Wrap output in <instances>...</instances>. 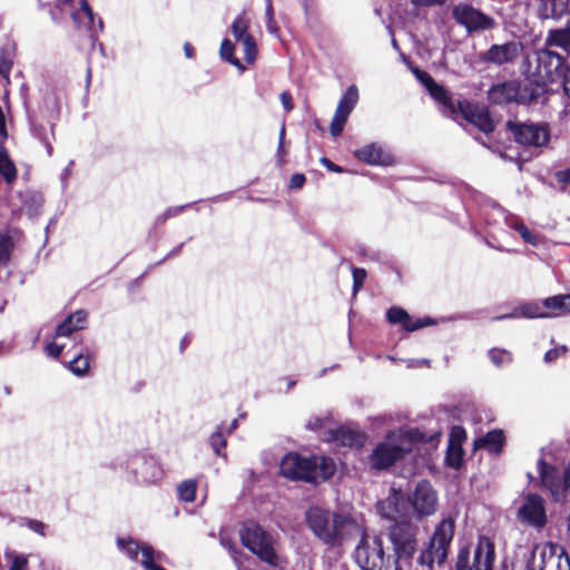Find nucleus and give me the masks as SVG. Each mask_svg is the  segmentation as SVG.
<instances>
[{
	"instance_id": "1",
	"label": "nucleus",
	"mask_w": 570,
	"mask_h": 570,
	"mask_svg": "<svg viewBox=\"0 0 570 570\" xmlns=\"http://www.w3.org/2000/svg\"><path fill=\"white\" fill-rule=\"evenodd\" d=\"M305 522L313 535L327 548H341L363 531V522L350 513L336 512L318 505L305 512Z\"/></svg>"
},
{
	"instance_id": "2",
	"label": "nucleus",
	"mask_w": 570,
	"mask_h": 570,
	"mask_svg": "<svg viewBox=\"0 0 570 570\" xmlns=\"http://www.w3.org/2000/svg\"><path fill=\"white\" fill-rule=\"evenodd\" d=\"M535 68L531 71L530 88L539 99L547 92L548 83L560 81L564 92L569 94L564 58L553 50H540L534 53Z\"/></svg>"
},
{
	"instance_id": "3",
	"label": "nucleus",
	"mask_w": 570,
	"mask_h": 570,
	"mask_svg": "<svg viewBox=\"0 0 570 570\" xmlns=\"http://www.w3.org/2000/svg\"><path fill=\"white\" fill-rule=\"evenodd\" d=\"M355 550V562L363 570H400L395 557L384 549L383 540L377 535H370L363 525L362 533Z\"/></svg>"
},
{
	"instance_id": "4",
	"label": "nucleus",
	"mask_w": 570,
	"mask_h": 570,
	"mask_svg": "<svg viewBox=\"0 0 570 570\" xmlns=\"http://www.w3.org/2000/svg\"><path fill=\"white\" fill-rule=\"evenodd\" d=\"M243 544L269 566L282 568L281 557L276 552L275 539L261 525L252 523L240 532Z\"/></svg>"
},
{
	"instance_id": "5",
	"label": "nucleus",
	"mask_w": 570,
	"mask_h": 570,
	"mask_svg": "<svg viewBox=\"0 0 570 570\" xmlns=\"http://www.w3.org/2000/svg\"><path fill=\"white\" fill-rule=\"evenodd\" d=\"M411 450V440L402 431L390 432L386 439L376 445L370 456L374 469L383 470L391 466L405 452Z\"/></svg>"
},
{
	"instance_id": "6",
	"label": "nucleus",
	"mask_w": 570,
	"mask_h": 570,
	"mask_svg": "<svg viewBox=\"0 0 570 570\" xmlns=\"http://www.w3.org/2000/svg\"><path fill=\"white\" fill-rule=\"evenodd\" d=\"M453 535L454 520L452 518L443 519L436 525L429 547L420 554L419 562L429 569H432L434 563L444 562Z\"/></svg>"
},
{
	"instance_id": "7",
	"label": "nucleus",
	"mask_w": 570,
	"mask_h": 570,
	"mask_svg": "<svg viewBox=\"0 0 570 570\" xmlns=\"http://www.w3.org/2000/svg\"><path fill=\"white\" fill-rule=\"evenodd\" d=\"M56 7L60 17L52 12L51 16L55 21H60L63 16H69L79 29H87L92 35L102 30V21L99 19L97 24L95 23L94 12L87 0H57Z\"/></svg>"
},
{
	"instance_id": "8",
	"label": "nucleus",
	"mask_w": 570,
	"mask_h": 570,
	"mask_svg": "<svg viewBox=\"0 0 570 570\" xmlns=\"http://www.w3.org/2000/svg\"><path fill=\"white\" fill-rule=\"evenodd\" d=\"M417 527L410 521L401 520L389 528V537L394 547V557L410 559L416 550Z\"/></svg>"
},
{
	"instance_id": "9",
	"label": "nucleus",
	"mask_w": 570,
	"mask_h": 570,
	"mask_svg": "<svg viewBox=\"0 0 570 570\" xmlns=\"http://www.w3.org/2000/svg\"><path fill=\"white\" fill-rule=\"evenodd\" d=\"M570 295H557L548 297L541 302H531L518 308L513 316H522L528 318L535 317H557L567 313V301Z\"/></svg>"
},
{
	"instance_id": "10",
	"label": "nucleus",
	"mask_w": 570,
	"mask_h": 570,
	"mask_svg": "<svg viewBox=\"0 0 570 570\" xmlns=\"http://www.w3.org/2000/svg\"><path fill=\"white\" fill-rule=\"evenodd\" d=\"M489 99L493 104L502 105L509 102L531 104L538 100L530 86L521 87L515 81L494 85L489 90Z\"/></svg>"
},
{
	"instance_id": "11",
	"label": "nucleus",
	"mask_w": 570,
	"mask_h": 570,
	"mask_svg": "<svg viewBox=\"0 0 570 570\" xmlns=\"http://www.w3.org/2000/svg\"><path fill=\"white\" fill-rule=\"evenodd\" d=\"M407 501L411 513L417 518L432 515L439 508L438 493L428 481L419 482Z\"/></svg>"
},
{
	"instance_id": "12",
	"label": "nucleus",
	"mask_w": 570,
	"mask_h": 570,
	"mask_svg": "<svg viewBox=\"0 0 570 570\" xmlns=\"http://www.w3.org/2000/svg\"><path fill=\"white\" fill-rule=\"evenodd\" d=\"M117 544L118 548L131 560L137 561L138 556L141 554L140 563L145 570H165L156 563V561H163L165 559L164 553L155 551L149 544H139L131 538H118Z\"/></svg>"
},
{
	"instance_id": "13",
	"label": "nucleus",
	"mask_w": 570,
	"mask_h": 570,
	"mask_svg": "<svg viewBox=\"0 0 570 570\" xmlns=\"http://www.w3.org/2000/svg\"><path fill=\"white\" fill-rule=\"evenodd\" d=\"M543 485L550 491L557 502H566L570 487V468H566L560 476L554 466L547 465L542 460L538 462Z\"/></svg>"
},
{
	"instance_id": "14",
	"label": "nucleus",
	"mask_w": 570,
	"mask_h": 570,
	"mask_svg": "<svg viewBox=\"0 0 570 570\" xmlns=\"http://www.w3.org/2000/svg\"><path fill=\"white\" fill-rule=\"evenodd\" d=\"M494 549L488 538H480L474 549L473 561L470 564L468 557L460 553L456 570H492Z\"/></svg>"
},
{
	"instance_id": "15",
	"label": "nucleus",
	"mask_w": 570,
	"mask_h": 570,
	"mask_svg": "<svg viewBox=\"0 0 570 570\" xmlns=\"http://www.w3.org/2000/svg\"><path fill=\"white\" fill-rule=\"evenodd\" d=\"M376 509L382 518L395 522L411 514L407 498H405L401 490L395 488H392L389 495L377 503Z\"/></svg>"
},
{
	"instance_id": "16",
	"label": "nucleus",
	"mask_w": 570,
	"mask_h": 570,
	"mask_svg": "<svg viewBox=\"0 0 570 570\" xmlns=\"http://www.w3.org/2000/svg\"><path fill=\"white\" fill-rule=\"evenodd\" d=\"M453 17L469 32L491 29L494 26V20L491 17L469 4H458L453 9Z\"/></svg>"
},
{
	"instance_id": "17",
	"label": "nucleus",
	"mask_w": 570,
	"mask_h": 570,
	"mask_svg": "<svg viewBox=\"0 0 570 570\" xmlns=\"http://www.w3.org/2000/svg\"><path fill=\"white\" fill-rule=\"evenodd\" d=\"M358 101V90L355 85H352L347 88L345 94L342 96L337 108L335 110L334 117L332 119L330 129L331 134L334 137H337L342 134L344 126L348 119L350 114L355 108Z\"/></svg>"
},
{
	"instance_id": "18",
	"label": "nucleus",
	"mask_w": 570,
	"mask_h": 570,
	"mask_svg": "<svg viewBox=\"0 0 570 570\" xmlns=\"http://www.w3.org/2000/svg\"><path fill=\"white\" fill-rule=\"evenodd\" d=\"M510 128L518 142L531 146L542 147L549 141V131L544 125L539 124H515Z\"/></svg>"
},
{
	"instance_id": "19",
	"label": "nucleus",
	"mask_w": 570,
	"mask_h": 570,
	"mask_svg": "<svg viewBox=\"0 0 570 570\" xmlns=\"http://www.w3.org/2000/svg\"><path fill=\"white\" fill-rule=\"evenodd\" d=\"M131 465L135 480L138 483L155 484L164 476L160 463L153 456H138L132 460Z\"/></svg>"
},
{
	"instance_id": "20",
	"label": "nucleus",
	"mask_w": 570,
	"mask_h": 570,
	"mask_svg": "<svg viewBox=\"0 0 570 570\" xmlns=\"http://www.w3.org/2000/svg\"><path fill=\"white\" fill-rule=\"evenodd\" d=\"M281 474L292 480H304L313 478L309 458H303L296 453L286 454L279 464Z\"/></svg>"
},
{
	"instance_id": "21",
	"label": "nucleus",
	"mask_w": 570,
	"mask_h": 570,
	"mask_svg": "<svg viewBox=\"0 0 570 570\" xmlns=\"http://www.w3.org/2000/svg\"><path fill=\"white\" fill-rule=\"evenodd\" d=\"M521 52L520 43L509 41L502 45H492L481 55V61L495 66L513 62Z\"/></svg>"
},
{
	"instance_id": "22",
	"label": "nucleus",
	"mask_w": 570,
	"mask_h": 570,
	"mask_svg": "<svg viewBox=\"0 0 570 570\" xmlns=\"http://www.w3.org/2000/svg\"><path fill=\"white\" fill-rule=\"evenodd\" d=\"M519 517L523 522L542 527L547 519L543 499L538 494H528L519 509Z\"/></svg>"
},
{
	"instance_id": "23",
	"label": "nucleus",
	"mask_w": 570,
	"mask_h": 570,
	"mask_svg": "<svg viewBox=\"0 0 570 570\" xmlns=\"http://www.w3.org/2000/svg\"><path fill=\"white\" fill-rule=\"evenodd\" d=\"M527 570H559V561L552 548L535 546L527 562Z\"/></svg>"
},
{
	"instance_id": "24",
	"label": "nucleus",
	"mask_w": 570,
	"mask_h": 570,
	"mask_svg": "<svg viewBox=\"0 0 570 570\" xmlns=\"http://www.w3.org/2000/svg\"><path fill=\"white\" fill-rule=\"evenodd\" d=\"M29 125L32 136L45 145L48 156H51V138L55 137L53 124L47 121L41 115L32 112L29 115Z\"/></svg>"
},
{
	"instance_id": "25",
	"label": "nucleus",
	"mask_w": 570,
	"mask_h": 570,
	"mask_svg": "<svg viewBox=\"0 0 570 570\" xmlns=\"http://www.w3.org/2000/svg\"><path fill=\"white\" fill-rule=\"evenodd\" d=\"M386 318L392 324H401L404 330L412 332L431 324L429 318L413 322L407 312L401 307H391L386 313Z\"/></svg>"
},
{
	"instance_id": "26",
	"label": "nucleus",
	"mask_w": 570,
	"mask_h": 570,
	"mask_svg": "<svg viewBox=\"0 0 570 570\" xmlns=\"http://www.w3.org/2000/svg\"><path fill=\"white\" fill-rule=\"evenodd\" d=\"M309 460L313 478H308V482L316 483L318 481H325L331 478L336 470L335 462L331 458L314 456L309 458Z\"/></svg>"
},
{
	"instance_id": "27",
	"label": "nucleus",
	"mask_w": 570,
	"mask_h": 570,
	"mask_svg": "<svg viewBox=\"0 0 570 570\" xmlns=\"http://www.w3.org/2000/svg\"><path fill=\"white\" fill-rule=\"evenodd\" d=\"M86 323L87 313L82 309H79L69 315L61 324L57 326L55 337H68L73 332L85 328Z\"/></svg>"
},
{
	"instance_id": "28",
	"label": "nucleus",
	"mask_w": 570,
	"mask_h": 570,
	"mask_svg": "<svg viewBox=\"0 0 570 570\" xmlns=\"http://www.w3.org/2000/svg\"><path fill=\"white\" fill-rule=\"evenodd\" d=\"M431 97L441 105V111L448 117L454 116L459 110V104H456L449 92L439 83H434L429 88Z\"/></svg>"
},
{
	"instance_id": "29",
	"label": "nucleus",
	"mask_w": 570,
	"mask_h": 570,
	"mask_svg": "<svg viewBox=\"0 0 570 570\" xmlns=\"http://www.w3.org/2000/svg\"><path fill=\"white\" fill-rule=\"evenodd\" d=\"M431 97L441 105V111L448 117L454 116L459 110V104H456L449 92L439 83H434L429 88Z\"/></svg>"
},
{
	"instance_id": "30",
	"label": "nucleus",
	"mask_w": 570,
	"mask_h": 570,
	"mask_svg": "<svg viewBox=\"0 0 570 570\" xmlns=\"http://www.w3.org/2000/svg\"><path fill=\"white\" fill-rule=\"evenodd\" d=\"M570 0H541L540 17L544 19H560L569 13Z\"/></svg>"
},
{
	"instance_id": "31",
	"label": "nucleus",
	"mask_w": 570,
	"mask_h": 570,
	"mask_svg": "<svg viewBox=\"0 0 570 570\" xmlns=\"http://www.w3.org/2000/svg\"><path fill=\"white\" fill-rule=\"evenodd\" d=\"M459 110L483 132L488 134L494 129V125L485 111L473 110L468 104H459Z\"/></svg>"
},
{
	"instance_id": "32",
	"label": "nucleus",
	"mask_w": 570,
	"mask_h": 570,
	"mask_svg": "<svg viewBox=\"0 0 570 570\" xmlns=\"http://www.w3.org/2000/svg\"><path fill=\"white\" fill-rule=\"evenodd\" d=\"M355 156L357 159L368 165H386L389 160V156H386L382 147L376 144H370L357 149Z\"/></svg>"
},
{
	"instance_id": "33",
	"label": "nucleus",
	"mask_w": 570,
	"mask_h": 570,
	"mask_svg": "<svg viewBox=\"0 0 570 570\" xmlns=\"http://www.w3.org/2000/svg\"><path fill=\"white\" fill-rule=\"evenodd\" d=\"M504 435L501 430H492L474 441L476 449H485L491 453H499L503 446Z\"/></svg>"
},
{
	"instance_id": "34",
	"label": "nucleus",
	"mask_w": 570,
	"mask_h": 570,
	"mask_svg": "<svg viewBox=\"0 0 570 570\" xmlns=\"http://www.w3.org/2000/svg\"><path fill=\"white\" fill-rule=\"evenodd\" d=\"M548 42L551 46L560 47L568 52V47L570 46L569 22H567L566 27L562 29L551 30L548 37Z\"/></svg>"
},
{
	"instance_id": "35",
	"label": "nucleus",
	"mask_w": 570,
	"mask_h": 570,
	"mask_svg": "<svg viewBox=\"0 0 570 570\" xmlns=\"http://www.w3.org/2000/svg\"><path fill=\"white\" fill-rule=\"evenodd\" d=\"M0 174L9 184L17 177V169L13 163L9 159L8 154L2 148H0Z\"/></svg>"
},
{
	"instance_id": "36",
	"label": "nucleus",
	"mask_w": 570,
	"mask_h": 570,
	"mask_svg": "<svg viewBox=\"0 0 570 570\" xmlns=\"http://www.w3.org/2000/svg\"><path fill=\"white\" fill-rule=\"evenodd\" d=\"M249 22L244 16H238L232 24V33L237 42L245 41L246 37H252L248 33Z\"/></svg>"
},
{
	"instance_id": "37",
	"label": "nucleus",
	"mask_w": 570,
	"mask_h": 570,
	"mask_svg": "<svg viewBox=\"0 0 570 570\" xmlns=\"http://www.w3.org/2000/svg\"><path fill=\"white\" fill-rule=\"evenodd\" d=\"M197 483L195 480H186L178 484L177 494L181 501L193 502L195 500Z\"/></svg>"
},
{
	"instance_id": "38",
	"label": "nucleus",
	"mask_w": 570,
	"mask_h": 570,
	"mask_svg": "<svg viewBox=\"0 0 570 570\" xmlns=\"http://www.w3.org/2000/svg\"><path fill=\"white\" fill-rule=\"evenodd\" d=\"M220 56L223 59L227 60L233 66L237 67L240 70H244L243 65L239 59L234 57V45L228 39L223 40L220 45Z\"/></svg>"
},
{
	"instance_id": "39",
	"label": "nucleus",
	"mask_w": 570,
	"mask_h": 570,
	"mask_svg": "<svg viewBox=\"0 0 570 570\" xmlns=\"http://www.w3.org/2000/svg\"><path fill=\"white\" fill-rule=\"evenodd\" d=\"M489 357L492 363L501 367L503 365H508L512 362V355L509 351L502 348H492L489 351Z\"/></svg>"
},
{
	"instance_id": "40",
	"label": "nucleus",
	"mask_w": 570,
	"mask_h": 570,
	"mask_svg": "<svg viewBox=\"0 0 570 570\" xmlns=\"http://www.w3.org/2000/svg\"><path fill=\"white\" fill-rule=\"evenodd\" d=\"M69 368L76 375H85L89 368V358L85 355H77L69 362Z\"/></svg>"
},
{
	"instance_id": "41",
	"label": "nucleus",
	"mask_w": 570,
	"mask_h": 570,
	"mask_svg": "<svg viewBox=\"0 0 570 570\" xmlns=\"http://www.w3.org/2000/svg\"><path fill=\"white\" fill-rule=\"evenodd\" d=\"M509 225L520 234L525 243L537 245L538 237L532 232H530L522 222L515 220L513 223H509Z\"/></svg>"
},
{
	"instance_id": "42",
	"label": "nucleus",
	"mask_w": 570,
	"mask_h": 570,
	"mask_svg": "<svg viewBox=\"0 0 570 570\" xmlns=\"http://www.w3.org/2000/svg\"><path fill=\"white\" fill-rule=\"evenodd\" d=\"M244 47L245 60L248 63H253L257 56V47L253 37H246L245 41L242 42Z\"/></svg>"
},
{
	"instance_id": "43",
	"label": "nucleus",
	"mask_w": 570,
	"mask_h": 570,
	"mask_svg": "<svg viewBox=\"0 0 570 570\" xmlns=\"http://www.w3.org/2000/svg\"><path fill=\"white\" fill-rule=\"evenodd\" d=\"M12 247L11 238L0 235V263L6 264L9 261Z\"/></svg>"
},
{
	"instance_id": "44",
	"label": "nucleus",
	"mask_w": 570,
	"mask_h": 570,
	"mask_svg": "<svg viewBox=\"0 0 570 570\" xmlns=\"http://www.w3.org/2000/svg\"><path fill=\"white\" fill-rule=\"evenodd\" d=\"M220 544L229 552L234 563H236L237 561H239L246 557L242 551L236 549V547L233 544V542L229 539H227L225 537L220 538Z\"/></svg>"
},
{
	"instance_id": "45",
	"label": "nucleus",
	"mask_w": 570,
	"mask_h": 570,
	"mask_svg": "<svg viewBox=\"0 0 570 570\" xmlns=\"http://www.w3.org/2000/svg\"><path fill=\"white\" fill-rule=\"evenodd\" d=\"M352 275H353V293L355 295L363 286L367 273L364 268L353 267Z\"/></svg>"
},
{
	"instance_id": "46",
	"label": "nucleus",
	"mask_w": 570,
	"mask_h": 570,
	"mask_svg": "<svg viewBox=\"0 0 570 570\" xmlns=\"http://www.w3.org/2000/svg\"><path fill=\"white\" fill-rule=\"evenodd\" d=\"M446 462L452 468H459L462 462V451L460 448L451 446L446 454Z\"/></svg>"
},
{
	"instance_id": "47",
	"label": "nucleus",
	"mask_w": 570,
	"mask_h": 570,
	"mask_svg": "<svg viewBox=\"0 0 570 570\" xmlns=\"http://www.w3.org/2000/svg\"><path fill=\"white\" fill-rule=\"evenodd\" d=\"M210 444H212L213 449L215 450V452L218 455H220L222 449H224L226 445V440L220 430H218L212 434Z\"/></svg>"
},
{
	"instance_id": "48",
	"label": "nucleus",
	"mask_w": 570,
	"mask_h": 570,
	"mask_svg": "<svg viewBox=\"0 0 570 570\" xmlns=\"http://www.w3.org/2000/svg\"><path fill=\"white\" fill-rule=\"evenodd\" d=\"M416 79L429 90V88L435 83L434 79L425 71L419 68H411Z\"/></svg>"
},
{
	"instance_id": "49",
	"label": "nucleus",
	"mask_w": 570,
	"mask_h": 570,
	"mask_svg": "<svg viewBox=\"0 0 570 570\" xmlns=\"http://www.w3.org/2000/svg\"><path fill=\"white\" fill-rule=\"evenodd\" d=\"M338 438L341 439L342 443L344 445H352L360 440V435L356 432L350 431V430H340L338 431Z\"/></svg>"
},
{
	"instance_id": "50",
	"label": "nucleus",
	"mask_w": 570,
	"mask_h": 570,
	"mask_svg": "<svg viewBox=\"0 0 570 570\" xmlns=\"http://www.w3.org/2000/svg\"><path fill=\"white\" fill-rule=\"evenodd\" d=\"M567 352H568V348L564 345L557 347V348H552L544 354V362L549 364V363H552L554 360H557L560 356L566 357Z\"/></svg>"
},
{
	"instance_id": "51",
	"label": "nucleus",
	"mask_w": 570,
	"mask_h": 570,
	"mask_svg": "<svg viewBox=\"0 0 570 570\" xmlns=\"http://www.w3.org/2000/svg\"><path fill=\"white\" fill-rule=\"evenodd\" d=\"M554 179L560 185V188H564L570 183V169L561 170L554 174Z\"/></svg>"
},
{
	"instance_id": "52",
	"label": "nucleus",
	"mask_w": 570,
	"mask_h": 570,
	"mask_svg": "<svg viewBox=\"0 0 570 570\" xmlns=\"http://www.w3.org/2000/svg\"><path fill=\"white\" fill-rule=\"evenodd\" d=\"M46 353L48 356H51V357H58L62 350H63V345H59L57 343H49L46 345Z\"/></svg>"
},
{
	"instance_id": "53",
	"label": "nucleus",
	"mask_w": 570,
	"mask_h": 570,
	"mask_svg": "<svg viewBox=\"0 0 570 570\" xmlns=\"http://www.w3.org/2000/svg\"><path fill=\"white\" fill-rule=\"evenodd\" d=\"M279 99H281V102L284 107V109L289 112L293 110L294 108V105H293V101H292V96L288 91H283L279 96Z\"/></svg>"
},
{
	"instance_id": "54",
	"label": "nucleus",
	"mask_w": 570,
	"mask_h": 570,
	"mask_svg": "<svg viewBox=\"0 0 570 570\" xmlns=\"http://www.w3.org/2000/svg\"><path fill=\"white\" fill-rule=\"evenodd\" d=\"M284 144H285V125H283L281 127L279 138H278V147H277V157L281 160H282L283 156L285 155Z\"/></svg>"
},
{
	"instance_id": "55",
	"label": "nucleus",
	"mask_w": 570,
	"mask_h": 570,
	"mask_svg": "<svg viewBox=\"0 0 570 570\" xmlns=\"http://www.w3.org/2000/svg\"><path fill=\"white\" fill-rule=\"evenodd\" d=\"M416 7H434L442 6L445 0H411Z\"/></svg>"
},
{
	"instance_id": "56",
	"label": "nucleus",
	"mask_w": 570,
	"mask_h": 570,
	"mask_svg": "<svg viewBox=\"0 0 570 570\" xmlns=\"http://www.w3.org/2000/svg\"><path fill=\"white\" fill-rule=\"evenodd\" d=\"M27 568V559L22 556H18L13 559V562L9 570H26Z\"/></svg>"
},
{
	"instance_id": "57",
	"label": "nucleus",
	"mask_w": 570,
	"mask_h": 570,
	"mask_svg": "<svg viewBox=\"0 0 570 570\" xmlns=\"http://www.w3.org/2000/svg\"><path fill=\"white\" fill-rule=\"evenodd\" d=\"M305 176L303 174H295L291 177L289 188H301L305 184Z\"/></svg>"
},
{
	"instance_id": "58",
	"label": "nucleus",
	"mask_w": 570,
	"mask_h": 570,
	"mask_svg": "<svg viewBox=\"0 0 570 570\" xmlns=\"http://www.w3.org/2000/svg\"><path fill=\"white\" fill-rule=\"evenodd\" d=\"M28 528L30 530H32L33 532H37L41 535L45 534L43 530H45V524L41 522V521H38V520H28Z\"/></svg>"
},
{
	"instance_id": "59",
	"label": "nucleus",
	"mask_w": 570,
	"mask_h": 570,
	"mask_svg": "<svg viewBox=\"0 0 570 570\" xmlns=\"http://www.w3.org/2000/svg\"><path fill=\"white\" fill-rule=\"evenodd\" d=\"M321 163L331 171H334V173H342L343 171V169L340 166L333 164L330 159H327L325 157H323L321 159Z\"/></svg>"
},
{
	"instance_id": "60",
	"label": "nucleus",
	"mask_w": 570,
	"mask_h": 570,
	"mask_svg": "<svg viewBox=\"0 0 570 570\" xmlns=\"http://www.w3.org/2000/svg\"><path fill=\"white\" fill-rule=\"evenodd\" d=\"M249 561V557H245L244 559L237 561L235 563L237 570H253L247 562Z\"/></svg>"
},
{
	"instance_id": "61",
	"label": "nucleus",
	"mask_w": 570,
	"mask_h": 570,
	"mask_svg": "<svg viewBox=\"0 0 570 570\" xmlns=\"http://www.w3.org/2000/svg\"><path fill=\"white\" fill-rule=\"evenodd\" d=\"M184 209V207H175V208H169L166 210V213L160 217L163 220H165L166 218L168 217H171V216H175L177 215L178 213H180L181 210Z\"/></svg>"
},
{
	"instance_id": "62",
	"label": "nucleus",
	"mask_w": 570,
	"mask_h": 570,
	"mask_svg": "<svg viewBox=\"0 0 570 570\" xmlns=\"http://www.w3.org/2000/svg\"><path fill=\"white\" fill-rule=\"evenodd\" d=\"M265 2H266V8H265L266 20H272V19H274V10H273L272 0H266Z\"/></svg>"
},
{
	"instance_id": "63",
	"label": "nucleus",
	"mask_w": 570,
	"mask_h": 570,
	"mask_svg": "<svg viewBox=\"0 0 570 570\" xmlns=\"http://www.w3.org/2000/svg\"><path fill=\"white\" fill-rule=\"evenodd\" d=\"M464 435V430L461 426H454L451 431V438L460 440Z\"/></svg>"
},
{
	"instance_id": "64",
	"label": "nucleus",
	"mask_w": 570,
	"mask_h": 570,
	"mask_svg": "<svg viewBox=\"0 0 570 570\" xmlns=\"http://www.w3.org/2000/svg\"><path fill=\"white\" fill-rule=\"evenodd\" d=\"M266 27H267V30H268L271 33H276V32H277V24H276L275 19L267 20V22H266Z\"/></svg>"
}]
</instances>
